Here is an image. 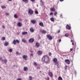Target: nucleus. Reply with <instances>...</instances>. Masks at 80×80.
<instances>
[{
  "label": "nucleus",
  "mask_w": 80,
  "mask_h": 80,
  "mask_svg": "<svg viewBox=\"0 0 80 80\" xmlns=\"http://www.w3.org/2000/svg\"><path fill=\"white\" fill-rule=\"evenodd\" d=\"M42 60L43 62H44L46 63H48V62L50 61V59L49 57L45 55L43 56L42 58Z\"/></svg>",
  "instance_id": "f257e3e1"
},
{
  "label": "nucleus",
  "mask_w": 80,
  "mask_h": 80,
  "mask_svg": "<svg viewBox=\"0 0 80 80\" xmlns=\"http://www.w3.org/2000/svg\"><path fill=\"white\" fill-rule=\"evenodd\" d=\"M28 14L30 15H32L33 14V11H32V9H29L28 11Z\"/></svg>",
  "instance_id": "f03ea898"
},
{
  "label": "nucleus",
  "mask_w": 80,
  "mask_h": 80,
  "mask_svg": "<svg viewBox=\"0 0 80 80\" xmlns=\"http://www.w3.org/2000/svg\"><path fill=\"white\" fill-rule=\"evenodd\" d=\"M53 61L54 62V63H55V65H57V66H58V62H57V58H54L53 59Z\"/></svg>",
  "instance_id": "7ed1b4c3"
},
{
  "label": "nucleus",
  "mask_w": 80,
  "mask_h": 80,
  "mask_svg": "<svg viewBox=\"0 0 80 80\" xmlns=\"http://www.w3.org/2000/svg\"><path fill=\"white\" fill-rule=\"evenodd\" d=\"M47 37L50 40H51L53 39V38L50 35H47Z\"/></svg>",
  "instance_id": "20e7f679"
},
{
  "label": "nucleus",
  "mask_w": 80,
  "mask_h": 80,
  "mask_svg": "<svg viewBox=\"0 0 80 80\" xmlns=\"http://www.w3.org/2000/svg\"><path fill=\"white\" fill-rule=\"evenodd\" d=\"M29 42L30 43H33L34 42V39L33 38H31L29 39Z\"/></svg>",
  "instance_id": "39448f33"
},
{
  "label": "nucleus",
  "mask_w": 80,
  "mask_h": 80,
  "mask_svg": "<svg viewBox=\"0 0 80 80\" xmlns=\"http://www.w3.org/2000/svg\"><path fill=\"white\" fill-rule=\"evenodd\" d=\"M22 58H23V59H24V60H27V58H28V56L26 55H24L23 56Z\"/></svg>",
  "instance_id": "423d86ee"
},
{
  "label": "nucleus",
  "mask_w": 80,
  "mask_h": 80,
  "mask_svg": "<svg viewBox=\"0 0 80 80\" xmlns=\"http://www.w3.org/2000/svg\"><path fill=\"white\" fill-rule=\"evenodd\" d=\"M22 25V23H21V22H19L17 24V26H18V27H21Z\"/></svg>",
  "instance_id": "0eeeda50"
},
{
  "label": "nucleus",
  "mask_w": 80,
  "mask_h": 80,
  "mask_svg": "<svg viewBox=\"0 0 80 80\" xmlns=\"http://www.w3.org/2000/svg\"><path fill=\"white\" fill-rule=\"evenodd\" d=\"M66 28L68 29V30H70L71 29V27L69 26V25L67 24L66 26Z\"/></svg>",
  "instance_id": "6e6552de"
},
{
  "label": "nucleus",
  "mask_w": 80,
  "mask_h": 80,
  "mask_svg": "<svg viewBox=\"0 0 80 80\" xmlns=\"http://www.w3.org/2000/svg\"><path fill=\"white\" fill-rule=\"evenodd\" d=\"M65 62L67 63V64H70V60L68 59H66L65 60Z\"/></svg>",
  "instance_id": "1a4fd4ad"
},
{
  "label": "nucleus",
  "mask_w": 80,
  "mask_h": 80,
  "mask_svg": "<svg viewBox=\"0 0 80 80\" xmlns=\"http://www.w3.org/2000/svg\"><path fill=\"white\" fill-rule=\"evenodd\" d=\"M31 23H32V24H35L36 23V21L34 20H32L31 21Z\"/></svg>",
  "instance_id": "9d476101"
},
{
  "label": "nucleus",
  "mask_w": 80,
  "mask_h": 80,
  "mask_svg": "<svg viewBox=\"0 0 80 80\" xmlns=\"http://www.w3.org/2000/svg\"><path fill=\"white\" fill-rule=\"evenodd\" d=\"M41 32H42V33H43V34H45V33H47V32L45 30H41Z\"/></svg>",
  "instance_id": "9b49d317"
},
{
  "label": "nucleus",
  "mask_w": 80,
  "mask_h": 80,
  "mask_svg": "<svg viewBox=\"0 0 80 80\" xmlns=\"http://www.w3.org/2000/svg\"><path fill=\"white\" fill-rule=\"evenodd\" d=\"M22 42H23L24 43H27V41L26 40H25V39H22Z\"/></svg>",
  "instance_id": "f8f14e48"
},
{
  "label": "nucleus",
  "mask_w": 80,
  "mask_h": 80,
  "mask_svg": "<svg viewBox=\"0 0 80 80\" xmlns=\"http://www.w3.org/2000/svg\"><path fill=\"white\" fill-rule=\"evenodd\" d=\"M49 75L51 77H53V73H52V72H50L48 73Z\"/></svg>",
  "instance_id": "ddd939ff"
},
{
  "label": "nucleus",
  "mask_w": 80,
  "mask_h": 80,
  "mask_svg": "<svg viewBox=\"0 0 80 80\" xmlns=\"http://www.w3.org/2000/svg\"><path fill=\"white\" fill-rule=\"evenodd\" d=\"M36 47H40V43L38 42H36Z\"/></svg>",
  "instance_id": "4468645a"
},
{
  "label": "nucleus",
  "mask_w": 80,
  "mask_h": 80,
  "mask_svg": "<svg viewBox=\"0 0 80 80\" xmlns=\"http://www.w3.org/2000/svg\"><path fill=\"white\" fill-rule=\"evenodd\" d=\"M24 71H26L28 70V68L25 67H24Z\"/></svg>",
  "instance_id": "2eb2a0df"
},
{
  "label": "nucleus",
  "mask_w": 80,
  "mask_h": 80,
  "mask_svg": "<svg viewBox=\"0 0 80 80\" xmlns=\"http://www.w3.org/2000/svg\"><path fill=\"white\" fill-rule=\"evenodd\" d=\"M38 55H40L42 54V51H39L38 52Z\"/></svg>",
  "instance_id": "dca6fc26"
},
{
  "label": "nucleus",
  "mask_w": 80,
  "mask_h": 80,
  "mask_svg": "<svg viewBox=\"0 0 80 80\" xmlns=\"http://www.w3.org/2000/svg\"><path fill=\"white\" fill-rule=\"evenodd\" d=\"M50 10H51L52 12H54V11H55V8H52L50 9Z\"/></svg>",
  "instance_id": "f3484780"
},
{
  "label": "nucleus",
  "mask_w": 80,
  "mask_h": 80,
  "mask_svg": "<svg viewBox=\"0 0 80 80\" xmlns=\"http://www.w3.org/2000/svg\"><path fill=\"white\" fill-rule=\"evenodd\" d=\"M28 32H22V35H25L27 34Z\"/></svg>",
  "instance_id": "a211bd4d"
},
{
  "label": "nucleus",
  "mask_w": 80,
  "mask_h": 80,
  "mask_svg": "<svg viewBox=\"0 0 80 80\" xmlns=\"http://www.w3.org/2000/svg\"><path fill=\"white\" fill-rule=\"evenodd\" d=\"M8 43L7 42H6L5 43H4V45L6 46V47H7V46H8Z\"/></svg>",
  "instance_id": "6ab92c4d"
},
{
  "label": "nucleus",
  "mask_w": 80,
  "mask_h": 80,
  "mask_svg": "<svg viewBox=\"0 0 80 80\" xmlns=\"http://www.w3.org/2000/svg\"><path fill=\"white\" fill-rule=\"evenodd\" d=\"M30 31L31 32H34V30H33V28H31L30 29Z\"/></svg>",
  "instance_id": "aec40b11"
},
{
  "label": "nucleus",
  "mask_w": 80,
  "mask_h": 80,
  "mask_svg": "<svg viewBox=\"0 0 80 80\" xmlns=\"http://www.w3.org/2000/svg\"><path fill=\"white\" fill-rule=\"evenodd\" d=\"M14 17L15 18H18V16L17 14H15L14 15Z\"/></svg>",
  "instance_id": "412c9836"
},
{
  "label": "nucleus",
  "mask_w": 80,
  "mask_h": 80,
  "mask_svg": "<svg viewBox=\"0 0 80 80\" xmlns=\"http://www.w3.org/2000/svg\"><path fill=\"white\" fill-rule=\"evenodd\" d=\"M2 8V9H5V8H6V7L5 6H1Z\"/></svg>",
  "instance_id": "4be33fe9"
},
{
  "label": "nucleus",
  "mask_w": 80,
  "mask_h": 80,
  "mask_svg": "<svg viewBox=\"0 0 80 80\" xmlns=\"http://www.w3.org/2000/svg\"><path fill=\"white\" fill-rule=\"evenodd\" d=\"M39 25H40V26H43V23L42 22H40L39 23Z\"/></svg>",
  "instance_id": "5701e85b"
},
{
  "label": "nucleus",
  "mask_w": 80,
  "mask_h": 80,
  "mask_svg": "<svg viewBox=\"0 0 80 80\" xmlns=\"http://www.w3.org/2000/svg\"><path fill=\"white\" fill-rule=\"evenodd\" d=\"M50 20L52 22H53L54 21V18H53V17L51 18H50Z\"/></svg>",
  "instance_id": "b1692460"
},
{
  "label": "nucleus",
  "mask_w": 80,
  "mask_h": 80,
  "mask_svg": "<svg viewBox=\"0 0 80 80\" xmlns=\"http://www.w3.org/2000/svg\"><path fill=\"white\" fill-rule=\"evenodd\" d=\"M58 80H63V79H62V78L61 77H58Z\"/></svg>",
  "instance_id": "393cba45"
},
{
  "label": "nucleus",
  "mask_w": 80,
  "mask_h": 80,
  "mask_svg": "<svg viewBox=\"0 0 80 80\" xmlns=\"http://www.w3.org/2000/svg\"><path fill=\"white\" fill-rule=\"evenodd\" d=\"M13 44L14 45H16V40H14L13 41Z\"/></svg>",
  "instance_id": "a878e982"
},
{
  "label": "nucleus",
  "mask_w": 80,
  "mask_h": 80,
  "mask_svg": "<svg viewBox=\"0 0 80 80\" xmlns=\"http://www.w3.org/2000/svg\"><path fill=\"white\" fill-rule=\"evenodd\" d=\"M1 39L2 40H5V37H3Z\"/></svg>",
  "instance_id": "bb28decb"
},
{
  "label": "nucleus",
  "mask_w": 80,
  "mask_h": 80,
  "mask_svg": "<svg viewBox=\"0 0 80 80\" xmlns=\"http://www.w3.org/2000/svg\"><path fill=\"white\" fill-rule=\"evenodd\" d=\"M16 42H17V43H20V41H19L18 40H16Z\"/></svg>",
  "instance_id": "cd10ccee"
},
{
  "label": "nucleus",
  "mask_w": 80,
  "mask_h": 80,
  "mask_svg": "<svg viewBox=\"0 0 80 80\" xmlns=\"http://www.w3.org/2000/svg\"><path fill=\"white\" fill-rule=\"evenodd\" d=\"M34 65L35 66H37V63L36 62H34Z\"/></svg>",
  "instance_id": "c85d7f7f"
},
{
  "label": "nucleus",
  "mask_w": 80,
  "mask_h": 80,
  "mask_svg": "<svg viewBox=\"0 0 80 80\" xmlns=\"http://www.w3.org/2000/svg\"><path fill=\"white\" fill-rule=\"evenodd\" d=\"M13 50L12 49H10L9 50V52H12Z\"/></svg>",
  "instance_id": "c756f323"
},
{
  "label": "nucleus",
  "mask_w": 80,
  "mask_h": 80,
  "mask_svg": "<svg viewBox=\"0 0 80 80\" xmlns=\"http://www.w3.org/2000/svg\"><path fill=\"white\" fill-rule=\"evenodd\" d=\"M67 67H68V66H67V65H66L65 67H64L65 70H67Z\"/></svg>",
  "instance_id": "7c9ffc66"
},
{
  "label": "nucleus",
  "mask_w": 80,
  "mask_h": 80,
  "mask_svg": "<svg viewBox=\"0 0 80 80\" xmlns=\"http://www.w3.org/2000/svg\"><path fill=\"white\" fill-rule=\"evenodd\" d=\"M4 62L5 63L7 62V59H5L4 60Z\"/></svg>",
  "instance_id": "2f4dec72"
},
{
  "label": "nucleus",
  "mask_w": 80,
  "mask_h": 80,
  "mask_svg": "<svg viewBox=\"0 0 80 80\" xmlns=\"http://www.w3.org/2000/svg\"><path fill=\"white\" fill-rule=\"evenodd\" d=\"M0 60L1 61H2V62H3V60L2 59V58H0Z\"/></svg>",
  "instance_id": "473e14b6"
},
{
  "label": "nucleus",
  "mask_w": 80,
  "mask_h": 80,
  "mask_svg": "<svg viewBox=\"0 0 80 80\" xmlns=\"http://www.w3.org/2000/svg\"><path fill=\"white\" fill-rule=\"evenodd\" d=\"M29 78H30V80H32V76H30L29 77Z\"/></svg>",
  "instance_id": "72a5a7b5"
},
{
  "label": "nucleus",
  "mask_w": 80,
  "mask_h": 80,
  "mask_svg": "<svg viewBox=\"0 0 80 80\" xmlns=\"http://www.w3.org/2000/svg\"><path fill=\"white\" fill-rule=\"evenodd\" d=\"M57 12H54V15L56 16V15H57Z\"/></svg>",
  "instance_id": "f704fd0d"
},
{
  "label": "nucleus",
  "mask_w": 80,
  "mask_h": 80,
  "mask_svg": "<svg viewBox=\"0 0 80 80\" xmlns=\"http://www.w3.org/2000/svg\"><path fill=\"white\" fill-rule=\"evenodd\" d=\"M17 80H22V79L21 78H18Z\"/></svg>",
  "instance_id": "c9c22d12"
},
{
  "label": "nucleus",
  "mask_w": 80,
  "mask_h": 80,
  "mask_svg": "<svg viewBox=\"0 0 80 80\" xmlns=\"http://www.w3.org/2000/svg\"><path fill=\"white\" fill-rule=\"evenodd\" d=\"M35 13H36V14H38V11H36L35 12Z\"/></svg>",
  "instance_id": "e433bc0d"
},
{
  "label": "nucleus",
  "mask_w": 80,
  "mask_h": 80,
  "mask_svg": "<svg viewBox=\"0 0 80 80\" xmlns=\"http://www.w3.org/2000/svg\"><path fill=\"white\" fill-rule=\"evenodd\" d=\"M65 36H66V37H68V34H65Z\"/></svg>",
  "instance_id": "4c0bfd02"
},
{
  "label": "nucleus",
  "mask_w": 80,
  "mask_h": 80,
  "mask_svg": "<svg viewBox=\"0 0 80 80\" xmlns=\"http://www.w3.org/2000/svg\"><path fill=\"white\" fill-rule=\"evenodd\" d=\"M37 69H38L39 70H40V67H37Z\"/></svg>",
  "instance_id": "58836bf2"
},
{
  "label": "nucleus",
  "mask_w": 80,
  "mask_h": 80,
  "mask_svg": "<svg viewBox=\"0 0 80 80\" xmlns=\"http://www.w3.org/2000/svg\"><path fill=\"white\" fill-rule=\"evenodd\" d=\"M60 30H58V31L57 32L58 33H59L60 32Z\"/></svg>",
  "instance_id": "ea45409f"
},
{
  "label": "nucleus",
  "mask_w": 80,
  "mask_h": 80,
  "mask_svg": "<svg viewBox=\"0 0 80 80\" xmlns=\"http://www.w3.org/2000/svg\"><path fill=\"white\" fill-rule=\"evenodd\" d=\"M16 54H17L18 55H19V52H16Z\"/></svg>",
  "instance_id": "a19ab883"
},
{
  "label": "nucleus",
  "mask_w": 80,
  "mask_h": 80,
  "mask_svg": "<svg viewBox=\"0 0 80 80\" xmlns=\"http://www.w3.org/2000/svg\"><path fill=\"white\" fill-rule=\"evenodd\" d=\"M27 0H22V1H23V2H27Z\"/></svg>",
  "instance_id": "79ce46f5"
},
{
  "label": "nucleus",
  "mask_w": 80,
  "mask_h": 80,
  "mask_svg": "<svg viewBox=\"0 0 80 80\" xmlns=\"http://www.w3.org/2000/svg\"><path fill=\"white\" fill-rule=\"evenodd\" d=\"M53 14V12H51L50 14V15H52V14Z\"/></svg>",
  "instance_id": "37998d69"
},
{
  "label": "nucleus",
  "mask_w": 80,
  "mask_h": 80,
  "mask_svg": "<svg viewBox=\"0 0 80 80\" xmlns=\"http://www.w3.org/2000/svg\"><path fill=\"white\" fill-rule=\"evenodd\" d=\"M47 80H49V77H48V78L46 79Z\"/></svg>",
  "instance_id": "c03bdc74"
},
{
  "label": "nucleus",
  "mask_w": 80,
  "mask_h": 80,
  "mask_svg": "<svg viewBox=\"0 0 80 80\" xmlns=\"http://www.w3.org/2000/svg\"><path fill=\"white\" fill-rule=\"evenodd\" d=\"M52 55V53H49V55L50 56V55Z\"/></svg>",
  "instance_id": "a18cd8bd"
},
{
  "label": "nucleus",
  "mask_w": 80,
  "mask_h": 80,
  "mask_svg": "<svg viewBox=\"0 0 80 80\" xmlns=\"http://www.w3.org/2000/svg\"><path fill=\"white\" fill-rule=\"evenodd\" d=\"M2 27L3 28H5V26H3Z\"/></svg>",
  "instance_id": "49530a36"
},
{
  "label": "nucleus",
  "mask_w": 80,
  "mask_h": 80,
  "mask_svg": "<svg viewBox=\"0 0 80 80\" xmlns=\"http://www.w3.org/2000/svg\"><path fill=\"white\" fill-rule=\"evenodd\" d=\"M6 15H9V13H6Z\"/></svg>",
  "instance_id": "de8ad7c7"
},
{
  "label": "nucleus",
  "mask_w": 80,
  "mask_h": 80,
  "mask_svg": "<svg viewBox=\"0 0 80 80\" xmlns=\"http://www.w3.org/2000/svg\"><path fill=\"white\" fill-rule=\"evenodd\" d=\"M61 41H62V40H61V39H60L59 40V42H61Z\"/></svg>",
  "instance_id": "09e8293b"
},
{
  "label": "nucleus",
  "mask_w": 80,
  "mask_h": 80,
  "mask_svg": "<svg viewBox=\"0 0 80 80\" xmlns=\"http://www.w3.org/2000/svg\"><path fill=\"white\" fill-rule=\"evenodd\" d=\"M64 0H60V2H63Z\"/></svg>",
  "instance_id": "8fccbe9b"
},
{
  "label": "nucleus",
  "mask_w": 80,
  "mask_h": 80,
  "mask_svg": "<svg viewBox=\"0 0 80 80\" xmlns=\"http://www.w3.org/2000/svg\"><path fill=\"white\" fill-rule=\"evenodd\" d=\"M72 50H73V49H72V48L70 49V51H71V52H72Z\"/></svg>",
  "instance_id": "3c124183"
},
{
  "label": "nucleus",
  "mask_w": 80,
  "mask_h": 80,
  "mask_svg": "<svg viewBox=\"0 0 80 80\" xmlns=\"http://www.w3.org/2000/svg\"><path fill=\"white\" fill-rule=\"evenodd\" d=\"M30 55H31V56H33V54H32H32H31Z\"/></svg>",
  "instance_id": "603ef678"
},
{
  "label": "nucleus",
  "mask_w": 80,
  "mask_h": 80,
  "mask_svg": "<svg viewBox=\"0 0 80 80\" xmlns=\"http://www.w3.org/2000/svg\"><path fill=\"white\" fill-rule=\"evenodd\" d=\"M31 1H32V2H34V1H35V0H31Z\"/></svg>",
  "instance_id": "864d4df0"
},
{
  "label": "nucleus",
  "mask_w": 80,
  "mask_h": 80,
  "mask_svg": "<svg viewBox=\"0 0 80 80\" xmlns=\"http://www.w3.org/2000/svg\"><path fill=\"white\" fill-rule=\"evenodd\" d=\"M9 2H12V0H8Z\"/></svg>",
  "instance_id": "5fc2aeb1"
},
{
  "label": "nucleus",
  "mask_w": 80,
  "mask_h": 80,
  "mask_svg": "<svg viewBox=\"0 0 80 80\" xmlns=\"http://www.w3.org/2000/svg\"><path fill=\"white\" fill-rule=\"evenodd\" d=\"M62 16V14H61L60 16V17H61Z\"/></svg>",
  "instance_id": "6e6d98bb"
},
{
  "label": "nucleus",
  "mask_w": 80,
  "mask_h": 80,
  "mask_svg": "<svg viewBox=\"0 0 80 80\" xmlns=\"http://www.w3.org/2000/svg\"><path fill=\"white\" fill-rule=\"evenodd\" d=\"M72 45H74V43H72Z\"/></svg>",
  "instance_id": "4d7b16f0"
},
{
  "label": "nucleus",
  "mask_w": 80,
  "mask_h": 80,
  "mask_svg": "<svg viewBox=\"0 0 80 80\" xmlns=\"http://www.w3.org/2000/svg\"><path fill=\"white\" fill-rule=\"evenodd\" d=\"M71 42H73V41L72 40H71Z\"/></svg>",
  "instance_id": "13d9d810"
},
{
  "label": "nucleus",
  "mask_w": 80,
  "mask_h": 80,
  "mask_svg": "<svg viewBox=\"0 0 80 80\" xmlns=\"http://www.w3.org/2000/svg\"><path fill=\"white\" fill-rule=\"evenodd\" d=\"M13 67H15V65H13Z\"/></svg>",
  "instance_id": "bf43d9fd"
},
{
  "label": "nucleus",
  "mask_w": 80,
  "mask_h": 80,
  "mask_svg": "<svg viewBox=\"0 0 80 80\" xmlns=\"http://www.w3.org/2000/svg\"><path fill=\"white\" fill-rule=\"evenodd\" d=\"M39 72H40V73H41V71H40Z\"/></svg>",
  "instance_id": "052dcab7"
},
{
  "label": "nucleus",
  "mask_w": 80,
  "mask_h": 80,
  "mask_svg": "<svg viewBox=\"0 0 80 80\" xmlns=\"http://www.w3.org/2000/svg\"><path fill=\"white\" fill-rule=\"evenodd\" d=\"M1 80V78L0 77V80Z\"/></svg>",
  "instance_id": "680f3d73"
},
{
  "label": "nucleus",
  "mask_w": 80,
  "mask_h": 80,
  "mask_svg": "<svg viewBox=\"0 0 80 80\" xmlns=\"http://www.w3.org/2000/svg\"><path fill=\"white\" fill-rule=\"evenodd\" d=\"M31 52H32V51H31Z\"/></svg>",
  "instance_id": "e2e57ef3"
}]
</instances>
